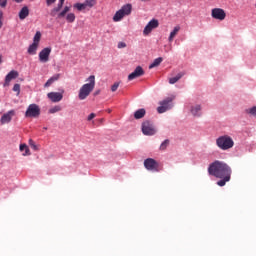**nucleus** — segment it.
I'll use <instances>...</instances> for the list:
<instances>
[{"mask_svg": "<svg viewBox=\"0 0 256 256\" xmlns=\"http://www.w3.org/2000/svg\"><path fill=\"white\" fill-rule=\"evenodd\" d=\"M1 63H3V56L2 55H0V65H1Z\"/></svg>", "mask_w": 256, "mask_h": 256, "instance_id": "44", "label": "nucleus"}, {"mask_svg": "<svg viewBox=\"0 0 256 256\" xmlns=\"http://www.w3.org/2000/svg\"><path fill=\"white\" fill-rule=\"evenodd\" d=\"M61 78V74H55L50 79L47 80V82L44 84V87H51L55 81H59Z\"/></svg>", "mask_w": 256, "mask_h": 256, "instance_id": "17", "label": "nucleus"}, {"mask_svg": "<svg viewBox=\"0 0 256 256\" xmlns=\"http://www.w3.org/2000/svg\"><path fill=\"white\" fill-rule=\"evenodd\" d=\"M103 121H105V119H103V118H102V119H100V123H103Z\"/></svg>", "mask_w": 256, "mask_h": 256, "instance_id": "47", "label": "nucleus"}, {"mask_svg": "<svg viewBox=\"0 0 256 256\" xmlns=\"http://www.w3.org/2000/svg\"><path fill=\"white\" fill-rule=\"evenodd\" d=\"M20 151H24L23 155L27 156V155H31L30 151H29V147L27 146V144H21L20 145Z\"/></svg>", "mask_w": 256, "mask_h": 256, "instance_id": "28", "label": "nucleus"}, {"mask_svg": "<svg viewBox=\"0 0 256 256\" xmlns=\"http://www.w3.org/2000/svg\"><path fill=\"white\" fill-rule=\"evenodd\" d=\"M16 3H23V0H14Z\"/></svg>", "mask_w": 256, "mask_h": 256, "instance_id": "45", "label": "nucleus"}, {"mask_svg": "<svg viewBox=\"0 0 256 256\" xmlns=\"http://www.w3.org/2000/svg\"><path fill=\"white\" fill-rule=\"evenodd\" d=\"M84 5L86 9H93L97 5V0H85Z\"/></svg>", "mask_w": 256, "mask_h": 256, "instance_id": "24", "label": "nucleus"}, {"mask_svg": "<svg viewBox=\"0 0 256 256\" xmlns=\"http://www.w3.org/2000/svg\"><path fill=\"white\" fill-rule=\"evenodd\" d=\"M145 109L141 108L138 109L135 113H134V118L135 119H143L145 117Z\"/></svg>", "mask_w": 256, "mask_h": 256, "instance_id": "23", "label": "nucleus"}, {"mask_svg": "<svg viewBox=\"0 0 256 256\" xmlns=\"http://www.w3.org/2000/svg\"><path fill=\"white\" fill-rule=\"evenodd\" d=\"M175 100V96H170L165 98L164 100L159 102V107L157 108L158 113H166L169 109L173 108V101Z\"/></svg>", "mask_w": 256, "mask_h": 256, "instance_id": "4", "label": "nucleus"}, {"mask_svg": "<svg viewBox=\"0 0 256 256\" xmlns=\"http://www.w3.org/2000/svg\"><path fill=\"white\" fill-rule=\"evenodd\" d=\"M107 113H111V109H108V110H107Z\"/></svg>", "mask_w": 256, "mask_h": 256, "instance_id": "48", "label": "nucleus"}, {"mask_svg": "<svg viewBox=\"0 0 256 256\" xmlns=\"http://www.w3.org/2000/svg\"><path fill=\"white\" fill-rule=\"evenodd\" d=\"M246 113H248V115H252L253 117H256V106L246 109Z\"/></svg>", "mask_w": 256, "mask_h": 256, "instance_id": "34", "label": "nucleus"}, {"mask_svg": "<svg viewBox=\"0 0 256 256\" xmlns=\"http://www.w3.org/2000/svg\"><path fill=\"white\" fill-rule=\"evenodd\" d=\"M142 133L143 135H155L157 130H155V126L150 121H144L142 123Z\"/></svg>", "mask_w": 256, "mask_h": 256, "instance_id": "7", "label": "nucleus"}, {"mask_svg": "<svg viewBox=\"0 0 256 256\" xmlns=\"http://www.w3.org/2000/svg\"><path fill=\"white\" fill-rule=\"evenodd\" d=\"M41 115V108L37 104H30L25 112V117L37 119Z\"/></svg>", "mask_w": 256, "mask_h": 256, "instance_id": "5", "label": "nucleus"}, {"mask_svg": "<svg viewBox=\"0 0 256 256\" xmlns=\"http://www.w3.org/2000/svg\"><path fill=\"white\" fill-rule=\"evenodd\" d=\"M13 117H15V110H10L4 113L0 119L1 125H6V123H11Z\"/></svg>", "mask_w": 256, "mask_h": 256, "instance_id": "12", "label": "nucleus"}, {"mask_svg": "<svg viewBox=\"0 0 256 256\" xmlns=\"http://www.w3.org/2000/svg\"><path fill=\"white\" fill-rule=\"evenodd\" d=\"M123 17H125L123 15V12L121 10H118L115 15L113 16V21H115V23L121 21V19H123Z\"/></svg>", "mask_w": 256, "mask_h": 256, "instance_id": "27", "label": "nucleus"}, {"mask_svg": "<svg viewBox=\"0 0 256 256\" xmlns=\"http://www.w3.org/2000/svg\"><path fill=\"white\" fill-rule=\"evenodd\" d=\"M17 77H19V72L15 70L10 71L5 77L4 87H9L11 81H13V79H17Z\"/></svg>", "mask_w": 256, "mask_h": 256, "instance_id": "13", "label": "nucleus"}, {"mask_svg": "<svg viewBox=\"0 0 256 256\" xmlns=\"http://www.w3.org/2000/svg\"><path fill=\"white\" fill-rule=\"evenodd\" d=\"M74 9H77V11H85L87 9V6H85V3H76L74 4Z\"/></svg>", "mask_w": 256, "mask_h": 256, "instance_id": "30", "label": "nucleus"}, {"mask_svg": "<svg viewBox=\"0 0 256 256\" xmlns=\"http://www.w3.org/2000/svg\"><path fill=\"white\" fill-rule=\"evenodd\" d=\"M159 27V20L157 19H152L144 28L143 34L144 35H149L153 29H157Z\"/></svg>", "mask_w": 256, "mask_h": 256, "instance_id": "10", "label": "nucleus"}, {"mask_svg": "<svg viewBox=\"0 0 256 256\" xmlns=\"http://www.w3.org/2000/svg\"><path fill=\"white\" fill-rule=\"evenodd\" d=\"M120 11L122 12L123 16L131 15V11H133V6L131 4H126L121 7Z\"/></svg>", "mask_w": 256, "mask_h": 256, "instance_id": "16", "label": "nucleus"}, {"mask_svg": "<svg viewBox=\"0 0 256 256\" xmlns=\"http://www.w3.org/2000/svg\"><path fill=\"white\" fill-rule=\"evenodd\" d=\"M55 1H57V0H46V5L48 7H50V5H53V3H55Z\"/></svg>", "mask_w": 256, "mask_h": 256, "instance_id": "43", "label": "nucleus"}, {"mask_svg": "<svg viewBox=\"0 0 256 256\" xmlns=\"http://www.w3.org/2000/svg\"><path fill=\"white\" fill-rule=\"evenodd\" d=\"M66 21L68 23H74L75 22V15L73 13L67 14Z\"/></svg>", "mask_w": 256, "mask_h": 256, "instance_id": "32", "label": "nucleus"}, {"mask_svg": "<svg viewBox=\"0 0 256 256\" xmlns=\"http://www.w3.org/2000/svg\"><path fill=\"white\" fill-rule=\"evenodd\" d=\"M47 97L52 103H59V101L63 99V94L59 92H50L47 94Z\"/></svg>", "mask_w": 256, "mask_h": 256, "instance_id": "14", "label": "nucleus"}, {"mask_svg": "<svg viewBox=\"0 0 256 256\" xmlns=\"http://www.w3.org/2000/svg\"><path fill=\"white\" fill-rule=\"evenodd\" d=\"M13 91H15L16 93H21V85L15 84L13 86Z\"/></svg>", "mask_w": 256, "mask_h": 256, "instance_id": "38", "label": "nucleus"}, {"mask_svg": "<svg viewBox=\"0 0 256 256\" xmlns=\"http://www.w3.org/2000/svg\"><path fill=\"white\" fill-rule=\"evenodd\" d=\"M41 41V32H36L34 39H33V43H35L36 45H39V42Z\"/></svg>", "mask_w": 256, "mask_h": 256, "instance_id": "31", "label": "nucleus"}, {"mask_svg": "<svg viewBox=\"0 0 256 256\" xmlns=\"http://www.w3.org/2000/svg\"><path fill=\"white\" fill-rule=\"evenodd\" d=\"M179 31H181V26H176L173 31L170 33V36L168 38V41L171 43L173 41V39H175V37L177 36V33H179Z\"/></svg>", "mask_w": 256, "mask_h": 256, "instance_id": "19", "label": "nucleus"}, {"mask_svg": "<svg viewBox=\"0 0 256 256\" xmlns=\"http://www.w3.org/2000/svg\"><path fill=\"white\" fill-rule=\"evenodd\" d=\"M87 81H89V83L82 85L79 90L78 98L80 99V101H85L88 95H91L93 89H95V75L89 76Z\"/></svg>", "mask_w": 256, "mask_h": 256, "instance_id": "2", "label": "nucleus"}, {"mask_svg": "<svg viewBox=\"0 0 256 256\" xmlns=\"http://www.w3.org/2000/svg\"><path fill=\"white\" fill-rule=\"evenodd\" d=\"M125 47H127V44L125 42L118 43V49H125Z\"/></svg>", "mask_w": 256, "mask_h": 256, "instance_id": "39", "label": "nucleus"}, {"mask_svg": "<svg viewBox=\"0 0 256 256\" xmlns=\"http://www.w3.org/2000/svg\"><path fill=\"white\" fill-rule=\"evenodd\" d=\"M161 63H163V58L162 57L156 58L153 61V63L149 66V69H153L155 67H159L161 65Z\"/></svg>", "mask_w": 256, "mask_h": 256, "instance_id": "26", "label": "nucleus"}, {"mask_svg": "<svg viewBox=\"0 0 256 256\" xmlns=\"http://www.w3.org/2000/svg\"><path fill=\"white\" fill-rule=\"evenodd\" d=\"M221 180L217 182L219 187H225L226 183L231 181V176H223Z\"/></svg>", "mask_w": 256, "mask_h": 256, "instance_id": "21", "label": "nucleus"}, {"mask_svg": "<svg viewBox=\"0 0 256 256\" xmlns=\"http://www.w3.org/2000/svg\"><path fill=\"white\" fill-rule=\"evenodd\" d=\"M117 89H119V83L115 82L112 86H111V91L113 93H115V91H117Z\"/></svg>", "mask_w": 256, "mask_h": 256, "instance_id": "37", "label": "nucleus"}, {"mask_svg": "<svg viewBox=\"0 0 256 256\" xmlns=\"http://www.w3.org/2000/svg\"><path fill=\"white\" fill-rule=\"evenodd\" d=\"M59 3L64 4V3H65V0H59Z\"/></svg>", "mask_w": 256, "mask_h": 256, "instance_id": "46", "label": "nucleus"}, {"mask_svg": "<svg viewBox=\"0 0 256 256\" xmlns=\"http://www.w3.org/2000/svg\"><path fill=\"white\" fill-rule=\"evenodd\" d=\"M49 55H51V47L42 49L39 53V61L41 63H47L49 61Z\"/></svg>", "mask_w": 256, "mask_h": 256, "instance_id": "11", "label": "nucleus"}, {"mask_svg": "<svg viewBox=\"0 0 256 256\" xmlns=\"http://www.w3.org/2000/svg\"><path fill=\"white\" fill-rule=\"evenodd\" d=\"M145 75V70L143 67L137 66L135 70L128 75V81H133V79H138V77H143Z\"/></svg>", "mask_w": 256, "mask_h": 256, "instance_id": "9", "label": "nucleus"}, {"mask_svg": "<svg viewBox=\"0 0 256 256\" xmlns=\"http://www.w3.org/2000/svg\"><path fill=\"white\" fill-rule=\"evenodd\" d=\"M191 113L194 117H201V105L197 104L191 108Z\"/></svg>", "mask_w": 256, "mask_h": 256, "instance_id": "18", "label": "nucleus"}, {"mask_svg": "<svg viewBox=\"0 0 256 256\" xmlns=\"http://www.w3.org/2000/svg\"><path fill=\"white\" fill-rule=\"evenodd\" d=\"M216 145L217 147H219V149H222V151H227L229 149H233L235 142L233 141V138H231V136L224 135L216 139Z\"/></svg>", "mask_w": 256, "mask_h": 256, "instance_id": "3", "label": "nucleus"}, {"mask_svg": "<svg viewBox=\"0 0 256 256\" xmlns=\"http://www.w3.org/2000/svg\"><path fill=\"white\" fill-rule=\"evenodd\" d=\"M29 145H30L31 149H33L34 151H39V146H37V144H35V141L30 139Z\"/></svg>", "mask_w": 256, "mask_h": 256, "instance_id": "36", "label": "nucleus"}, {"mask_svg": "<svg viewBox=\"0 0 256 256\" xmlns=\"http://www.w3.org/2000/svg\"><path fill=\"white\" fill-rule=\"evenodd\" d=\"M183 75H185V73L180 72L175 77L169 78L170 85H175V83H177V81H179V79H181Z\"/></svg>", "mask_w": 256, "mask_h": 256, "instance_id": "20", "label": "nucleus"}, {"mask_svg": "<svg viewBox=\"0 0 256 256\" xmlns=\"http://www.w3.org/2000/svg\"><path fill=\"white\" fill-rule=\"evenodd\" d=\"M61 111V106L57 105L49 109L50 114L59 113Z\"/></svg>", "mask_w": 256, "mask_h": 256, "instance_id": "33", "label": "nucleus"}, {"mask_svg": "<svg viewBox=\"0 0 256 256\" xmlns=\"http://www.w3.org/2000/svg\"><path fill=\"white\" fill-rule=\"evenodd\" d=\"M96 115L95 113H91L88 118H87V121H93V119H95Z\"/></svg>", "mask_w": 256, "mask_h": 256, "instance_id": "42", "label": "nucleus"}, {"mask_svg": "<svg viewBox=\"0 0 256 256\" xmlns=\"http://www.w3.org/2000/svg\"><path fill=\"white\" fill-rule=\"evenodd\" d=\"M18 17L21 21H24V19H27V17H29V7L27 6L22 7V9L18 14Z\"/></svg>", "mask_w": 256, "mask_h": 256, "instance_id": "15", "label": "nucleus"}, {"mask_svg": "<svg viewBox=\"0 0 256 256\" xmlns=\"http://www.w3.org/2000/svg\"><path fill=\"white\" fill-rule=\"evenodd\" d=\"M144 167L145 169H147V171H153L155 173H159V171H161V168L159 167V162L153 158H147L146 160H144Z\"/></svg>", "mask_w": 256, "mask_h": 256, "instance_id": "6", "label": "nucleus"}, {"mask_svg": "<svg viewBox=\"0 0 256 256\" xmlns=\"http://www.w3.org/2000/svg\"><path fill=\"white\" fill-rule=\"evenodd\" d=\"M209 175L216 178L231 177V167L227 163L216 160L208 167Z\"/></svg>", "mask_w": 256, "mask_h": 256, "instance_id": "1", "label": "nucleus"}, {"mask_svg": "<svg viewBox=\"0 0 256 256\" xmlns=\"http://www.w3.org/2000/svg\"><path fill=\"white\" fill-rule=\"evenodd\" d=\"M39 44L32 43L28 48L29 55H36Z\"/></svg>", "mask_w": 256, "mask_h": 256, "instance_id": "22", "label": "nucleus"}, {"mask_svg": "<svg viewBox=\"0 0 256 256\" xmlns=\"http://www.w3.org/2000/svg\"><path fill=\"white\" fill-rule=\"evenodd\" d=\"M3 27V11L0 10V29Z\"/></svg>", "mask_w": 256, "mask_h": 256, "instance_id": "41", "label": "nucleus"}, {"mask_svg": "<svg viewBox=\"0 0 256 256\" xmlns=\"http://www.w3.org/2000/svg\"><path fill=\"white\" fill-rule=\"evenodd\" d=\"M61 9H63V3L59 2L58 5H57V7H55L54 9L51 10L50 15H51L52 17H55V15H56L57 13H59V12L61 11Z\"/></svg>", "mask_w": 256, "mask_h": 256, "instance_id": "25", "label": "nucleus"}, {"mask_svg": "<svg viewBox=\"0 0 256 256\" xmlns=\"http://www.w3.org/2000/svg\"><path fill=\"white\" fill-rule=\"evenodd\" d=\"M211 16L213 19H218V21H224L225 17H227V14L225 13V10L221 8H214L212 9Z\"/></svg>", "mask_w": 256, "mask_h": 256, "instance_id": "8", "label": "nucleus"}, {"mask_svg": "<svg viewBox=\"0 0 256 256\" xmlns=\"http://www.w3.org/2000/svg\"><path fill=\"white\" fill-rule=\"evenodd\" d=\"M167 147H169V140H168V139L164 140V141L161 143V145H160V150H161V151H165V149H167Z\"/></svg>", "mask_w": 256, "mask_h": 256, "instance_id": "35", "label": "nucleus"}, {"mask_svg": "<svg viewBox=\"0 0 256 256\" xmlns=\"http://www.w3.org/2000/svg\"><path fill=\"white\" fill-rule=\"evenodd\" d=\"M0 7H2V9L7 7V0H0Z\"/></svg>", "mask_w": 256, "mask_h": 256, "instance_id": "40", "label": "nucleus"}, {"mask_svg": "<svg viewBox=\"0 0 256 256\" xmlns=\"http://www.w3.org/2000/svg\"><path fill=\"white\" fill-rule=\"evenodd\" d=\"M69 11H71V8L69 6H65L63 11L58 14V19L65 17Z\"/></svg>", "mask_w": 256, "mask_h": 256, "instance_id": "29", "label": "nucleus"}]
</instances>
